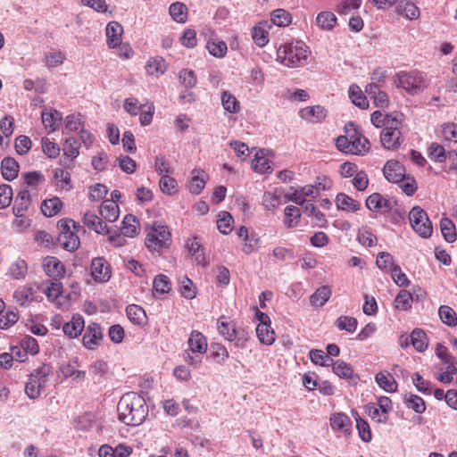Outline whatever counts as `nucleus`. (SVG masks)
<instances>
[{
	"label": "nucleus",
	"instance_id": "obj_5",
	"mask_svg": "<svg viewBox=\"0 0 457 457\" xmlns=\"http://www.w3.org/2000/svg\"><path fill=\"white\" fill-rule=\"evenodd\" d=\"M187 345L188 349L185 350L183 353L184 361L196 368L201 363V358L197 354H204L207 351L206 337L201 332L194 330L190 334Z\"/></svg>",
	"mask_w": 457,
	"mask_h": 457
},
{
	"label": "nucleus",
	"instance_id": "obj_23",
	"mask_svg": "<svg viewBox=\"0 0 457 457\" xmlns=\"http://www.w3.org/2000/svg\"><path fill=\"white\" fill-rule=\"evenodd\" d=\"M300 116L309 122H319L326 117V110L320 105L308 106L300 111Z\"/></svg>",
	"mask_w": 457,
	"mask_h": 457
},
{
	"label": "nucleus",
	"instance_id": "obj_42",
	"mask_svg": "<svg viewBox=\"0 0 457 457\" xmlns=\"http://www.w3.org/2000/svg\"><path fill=\"white\" fill-rule=\"evenodd\" d=\"M146 72L151 76H159L165 72V61L161 58H152L146 63Z\"/></svg>",
	"mask_w": 457,
	"mask_h": 457
},
{
	"label": "nucleus",
	"instance_id": "obj_34",
	"mask_svg": "<svg viewBox=\"0 0 457 457\" xmlns=\"http://www.w3.org/2000/svg\"><path fill=\"white\" fill-rule=\"evenodd\" d=\"M316 24L323 30H331L337 25V17L331 12H321L316 17Z\"/></svg>",
	"mask_w": 457,
	"mask_h": 457
},
{
	"label": "nucleus",
	"instance_id": "obj_30",
	"mask_svg": "<svg viewBox=\"0 0 457 457\" xmlns=\"http://www.w3.org/2000/svg\"><path fill=\"white\" fill-rule=\"evenodd\" d=\"M169 12L172 20L178 23H185L187 21L188 9L181 2H175L170 5Z\"/></svg>",
	"mask_w": 457,
	"mask_h": 457
},
{
	"label": "nucleus",
	"instance_id": "obj_25",
	"mask_svg": "<svg viewBox=\"0 0 457 457\" xmlns=\"http://www.w3.org/2000/svg\"><path fill=\"white\" fill-rule=\"evenodd\" d=\"M332 290L328 286H322L310 296V303L313 307L323 306L330 298Z\"/></svg>",
	"mask_w": 457,
	"mask_h": 457
},
{
	"label": "nucleus",
	"instance_id": "obj_21",
	"mask_svg": "<svg viewBox=\"0 0 457 457\" xmlns=\"http://www.w3.org/2000/svg\"><path fill=\"white\" fill-rule=\"evenodd\" d=\"M366 206L372 212H388L391 208L390 202L385 199L380 194L370 195L366 200Z\"/></svg>",
	"mask_w": 457,
	"mask_h": 457
},
{
	"label": "nucleus",
	"instance_id": "obj_45",
	"mask_svg": "<svg viewBox=\"0 0 457 457\" xmlns=\"http://www.w3.org/2000/svg\"><path fill=\"white\" fill-rule=\"evenodd\" d=\"M402 124L403 114L395 112L386 114L385 125L382 128L383 130L391 132L392 130H400Z\"/></svg>",
	"mask_w": 457,
	"mask_h": 457
},
{
	"label": "nucleus",
	"instance_id": "obj_9",
	"mask_svg": "<svg viewBox=\"0 0 457 457\" xmlns=\"http://www.w3.org/2000/svg\"><path fill=\"white\" fill-rule=\"evenodd\" d=\"M103 337L104 334L101 326L98 323L91 322L87 325L83 336V345L89 350L96 349L103 339Z\"/></svg>",
	"mask_w": 457,
	"mask_h": 457
},
{
	"label": "nucleus",
	"instance_id": "obj_40",
	"mask_svg": "<svg viewBox=\"0 0 457 457\" xmlns=\"http://www.w3.org/2000/svg\"><path fill=\"white\" fill-rule=\"evenodd\" d=\"M62 208V202L58 197L45 200L41 205V211L46 217H53L57 214Z\"/></svg>",
	"mask_w": 457,
	"mask_h": 457
},
{
	"label": "nucleus",
	"instance_id": "obj_54",
	"mask_svg": "<svg viewBox=\"0 0 457 457\" xmlns=\"http://www.w3.org/2000/svg\"><path fill=\"white\" fill-rule=\"evenodd\" d=\"M357 320L349 316H340L337 320V327L340 330H345L349 333H353L357 328Z\"/></svg>",
	"mask_w": 457,
	"mask_h": 457
},
{
	"label": "nucleus",
	"instance_id": "obj_11",
	"mask_svg": "<svg viewBox=\"0 0 457 457\" xmlns=\"http://www.w3.org/2000/svg\"><path fill=\"white\" fill-rule=\"evenodd\" d=\"M385 178L392 183H399L405 178L404 167L396 161H388L383 169Z\"/></svg>",
	"mask_w": 457,
	"mask_h": 457
},
{
	"label": "nucleus",
	"instance_id": "obj_53",
	"mask_svg": "<svg viewBox=\"0 0 457 457\" xmlns=\"http://www.w3.org/2000/svg\"><path fill=\"white\" fill-rule=\"evenodd\" d=\"M354 417L360 437L364 442H370L371 440V432L369 424L357 412L354 413Z\"/></svg>",
	"mask_w": 457,
	"mask_h": 457
},
{
	"label": "nucleus",
	"instance_id": "obj_39",
	"mask_svg": "<svg viewBox=\"0 0 457 457\" xmlns=\"http://www.w3.org/2000/svg\"><path fill=\"white\" fill-rule=\"evenodd\" d=\"M266 24L259 23L252 30V37L254 43L262 47L269 42V32L265 28Z\"/></svg>",
	"mask_w": 457,
	"mask_h": 457
},
{
	"label": "nucleus",
	"instance_id": "obj_44",
	"mask_svg": "<svg viewBox=\"0 0 457 457\" xmlns=\"http://www.w3.org/2000/svg\"><path fill=\"white\" fill-rule=\"evenodd\" d=\"M270 162L265 157L263 151H258L252 162L253 169L259 173H265L270 170Z\"/></svg>",
	"mask_w": 457,
	"mask_h": 457
},
{
	"label": "nucleus",
	"instance_id": "obj_32",
	"mask_svg": "<svg viewBox=\"0 0 457 457\" xmlns=\"http://www.w3.org/2000/svg\"><path fill=\"white\" fill-rule=\"evenodd\" d=\"M256 335L260 342L266 345H271L275 341V332L269 323L258 324Z\"/></svg>",
	"mask_w": 457,
	"mask_h": 457
},
{
	"label": "nucleus",
	"instance_id": "obj_62",
	"mask_svg": "<svg viewBox=\"0 0 457 457\" xmlns=\"http://www.w3.org/2000/svg\"><path fill=\"white\" fill-rule=\"evenodd\" d=\"M64 55L62 52H51L45 54L44 62L48 67H56L61 65L64 61Z\"/></svg>",
	"mask_w": 457,
	"mask_h": 457
},
{
	"label": "nucleus",
	"instance_id": "obj_41",
	"mask_svg": "<svg viewBox=\"0 0 457 457\" xmlns=\"http://www.w3.org/2000/svg\"><path fill=\"white\" fill-rule=\"evenodd\" d=\"M440 227L442 235L447 242L453 243L456 240L457 233L455 226L451 220L448 218L442 219L440 221Z\"/></svg>",
	"mask_w": 457,
	"mask_h": 457
},
{
	"label": "nucleus",
	"instance_id": "obj_3",
	"mask_svg": "<svg viewBox=\"0 0 457 457\" xmlns=\"http://www.w3.org/2000/svg\"><path fill=\"white\" fill-rule=\"evenodd\" d=\"M394 83L396 87L403 88L411 95L423 91L428 87L425 75L419 71L397 72L394 77Z\"/></svg>",
	"mask_w": 457,
	"mask_h": 457
},
{
	"label": "nucleus",
	"instance_id": "obj_6",
	"mask_svg": "<svg viewBox=\"0 0 457 457\" xmlns=\"http://www.w3.org/2000/svg\"><path fill=\"white\" fill-rule=\"evenodd\" d=\"M171 243V234L167 226L154 223L145 237L146 247L154 252L168 247Z\"/></svg>",
	"mask_w": 457,
	"mask_h": 457
},
{
	"label": "nucleus",
	"instance_id": "obj_51",
	"mask_svg": "<svg viewBox=\"0 0 457 457\" xmlns=\"http://www.w3.org/2000/svg\"><path fill=\"white\" fill-rule=\"evenodd\" d=\"M272 22L279 27H285L291 23V14L284 9H277L271 12Z\"/></svg>",
	"mask_w": 457,
	"mask_h": 457
},
{
	"label": "nucleus",
	"instance_id": "obj_58",
	"mask_svg": "<svg viewBox=\"0 0 457 457\" xmlns=\"http://www.w3.org/2000/svg\"><path fill=\"white\" fill-rule=\"evenodd\" d=\"M12 199V189L11 186L3 184L0 185V209L8 207Z\"/></svg>",
	"mask_w": 457,
	"mask_h": 457
},
{
	"label": "nucleus",
	"instance_id": "obj_48",
	"mask_svg": "<svg viewBox=\"0 0 457 457\" xmlns=\"http://www.w3.org/2000/svg\"><path fill=\"white\" fill-rule=\"evenodd\" d=\"M330 425L333 429L346 432L351 425L349 417L344 413H335L330 418Z\"/></svg>",
	"mask_w": 457,
	"mask_h": 457
},
{
	"label": "nucleus",
	"instance_id": "obj_55",
	"mask_svg": "<svg viewBox=\"0 0 457 457\" xmlns=\"http://www.w3.org/2000/svg\"><path fill=\"white\" fill-rule=\"evenodd\" d=\"M333 372L342 378H351L353 376L352 367L341 360L333 363Z\"/></svg>",
	"mask_w": 457,
	"mask_h": 457
},
{
	"label": "nucleus",
	"instance_id": "obj_57",
	"mask_svg": "<svg viewBox=\"0 0 457 457\" xmlns=\"http://www.w3.org/2000/svg\"><path fill=\"white\" fill-rule=\"evenodd\" d=\"M177 181L170 175H163L161 177L159 187L162 193L167 195H172L175 192Z\"/></svg>",
	"mask_w": 457,
	"mask_h": 457
},
{
	"label": "nucleus",
	"instance_id": "obj_63",
	"mask_svg": "<svg viewBox=\"0 0 457 457\" xmlns=\"http://www.w3.org/2000/svg\"><path fill=\"white\" fill-rule=\"evenodd\" d=\"M155 171L161 175H170L173 172V170L170 166V163L165 160L163 156H156L154 160Z\"/></svg>",
	"mask_w": 457,
	"mask_h": 457
},
{
	"label": "nucleus",
	"instance_id": "obj_4",
	"mask_svg": "<svg viewBox=\"0 0 457 457\" xmlns=\"http://www.w3.org/2000/svg\"><path fill=\"white\" fill-rule=\"evenodd\" d=\"M50 373L51 368L47 364H42L40 367L33 370L25 385V393L29 398L37 399L40 396L48 382Z\"/></svg>",
	"mask_w": 457,
	"mask_h": 457
},
{
	"label": "nucleus",
	"instance_id": "obj_43",
	"mask_svg": "<svg viewBox=\"0 0 457 457\" xmlns=\"http://www.w3.org/2000/svg\"><path fill=\"white\" fill-rule=\"evenodd\" d=\"M411 345L419 352H424L428 348V338L421 329H414L411 334Z\"/></svg>",
	"mask_w": 457,
	"mask_h": 457
},
{
	"label": "nucleus",
	"instance_id": "obj_22",
	"mask_svg": "<svg viewBox=\"0 0 457 457\" xmlns=\"http://www.w3.org/2000/svg\"><path fill=\"white\" fill-rule=\"evenodd\" d=\"M100 215L108 222L115 221L120 215V209L114 201L104 200L100 205Z\"/></svg>",
	"mask_w": 457,
	"mask_h": 457
},
{
	"label": "nucleus",
	"instance_id": "obj_50",
	"mask_svg": "<svg viewBox=\"0 0 457 457\" xmlns=\"http://www.w3.org/2000/svg\"><path fill=\"white\" fill-rule=\"evenodd\" d=\"M221 104L223 108L230 113H236L239 110V102L228 91L222 93Z\"/></svg>",
	"mask_w": 457,
	"mask_h": 457
},
{
	"label": "nucleus",
	"instance_id": "obj_38",
	"mask_svg": "<svg viewBox=\"0 0 457 457\" xmlns=\"http://www.w3.org/2000/svg\"><path fill=\"white\" fill-rule=\"evenodd\" d=\"M438 314L444 324L449 327H455L457 325V314L450 306L441 305L438 310Z\"/></svg>",
	"mask_w": 457,
	"mask_h": 457
},
{
	"label": "nucleus",
	"instance_id": "obj_12",
	"mask_svg": "<svg viewBox=\"0 0 457 457\" xmlns=\"http://www.w3.org/2000/svg\"><path fill=\"white\" fill-rule=\"evenodd\" d=\"M91 274L97 282L108 281L111 278L110 267L103 258H95L91 262Z\"/></svg>",
	"mask_w": 457,
	"mask_h": 457
},
{
	"label": "nucleus",
	"instance_id": "obj_27",
	"mask_svg": "<svg viewBox=\"0 0 457 457\" xmlns=\"http://www.w3.org/2000/svg\"><path fill=\"white\" fill-rule=\"evenodd\" d=\"M83 222L85 226L98 234L108 232L106 225H104L102 220L93 212H86L84 214Z\"/></svg>",
	"mask_w": 457,
	"mask_h": 457
},
{
	"label": "nucleus",
	"instance_id": "obj_10",
	"mask_svg": "<svg viewBox=\"0 0 457 457\" xmlns=\"http://www.w3.org/2000/svg\"><path fill=\"white\" fill-rule=\"evenodd\" d=\"M217 329L219 333L228 341H236L237 346H243L245 339L238 337L236 326L231 321L219 320L217 322Z\"/></svg>",
	"mask_w": 457,
	"mask_h": 457
},
{
	"label": "nucleus",
	"instance_id": "obj_17",
	"mask_svg": "<svg viewBox=\"0 0 457 457\" xmlns=\"http://www.w3.org/2000/svg\"><path fill=\"white\" fill-rule=\"evenodd\" d=\"M85 327L84 319L81 315H73L71 320L63 325L62 330L71 338L78 337Z\"/></svg>",
	"mask_w": 457,
	"mask_h": 457
},
{
	"label": "nucleus",
	"instance_id": "obj_59",
	"mask_svg": "<svg viewBox=\"0 0 457 457\" xmlns=\"http://www.w3.org/2000/svg\"><path fill=\"white\" fill-rule=\"evenodd\" d=\"M412 382L415 387L425 395H430L432 391L431 383L425 380L419 373L412 376Z\"/></svg>",
	"mask_w": 457,
	"mask_h": 457
},
{
	"label": "nucleus",
	"instance_id": "obj_52",
	"mask_svg": "<svg viewBox=\"0 0 457 457\" xmlns=\"http://www.w3.org/2000/svg\"><path fill=\"white\" fill-rule=\"evenodd\" d=\"M153 287L156 293L162 295L170 290L171 284L167 276L160 274L154 278Z\"/></svg>",
	"mask_w": 457,
	"mask_h": 457
},
{
	"label": "nucleus",
	"instance_id": "obj_18",
	"mask_svg": "<svg viewBox=\"0 0 457 457\" xmlns=\"http://www.w3.org/2000/svg\"><path fill=\"white\" fill-rule=\"evenodd\" d=\"M41 119L46 129L55 131L59 128L62 115L54 108H46L42 112Z\"/></svg>",
	"mask_w": 457,
	"mask_h": 457
},
{
	"label": "nucleus",
	"instance_id": "obj_16",
	"mask_svg": "<svg viewBox=\"0 0 457 457\" xmlns=\"http://www.w3.org/2000/svg\"><path fill=\"white\" fill-rule=\"evenodd\" d=\"M31 194L28 189L21 190L14 199L12 212L15 216L23 215L29 208Z\"/></svg>",
	"mask_w": 457,
	"mask_h": 457
},
{
	"label": "nucleus",
	"instance_id": "obj_64",
	"mask_svg": "<svg viewBox=\"0 0 457 457\" xmlns=\"http://www.w3.org/2000/svg\"><path fill=\"white\" fill-rule=\"evenodd\" d=\"M21 346L24 350V352L30 353L32 355L37 354L39 350L37 341L30 336H26L25 337L22 338L21 342Z\"/></svg>",
	"mask_w": 457,
	"mask_h": 457
},
{
	"label": "nucleus",
	"instance_id": "obj_13",
	"mask_svg": "<svg viewBox=\"0 0 457 457\" xmlns=\"http://www.w3.org/2000/svg\"><path fill=\"white\" fill-rule=\"evenodd\" d=\"M403 141L401 130H382L380 134V142L382 145L388 150H396Z\"/></svg>",
	"mask_w": 457,
	"mask_h": 457
},
{
	"label": "nucleus",
	"instance_id": "obj_47",
	"mask_svg": "<svg viewBox=\"0 0 457 457\" xmlns=\"http://www.w3.org/2000/svg\"><path fill=\"white\" fill-rule=\"evenodd\" d=\"M28 272V265L24 260L18 259L9 268V274L14 279H23Z\"/></svg>",
	"mask_w": 457,
	"mask_h": 457
},
{
	"label": "nucleus",
	"instance_id": "obj_61",
	"mask_svg": "<svg viewBox=\"0 0 457 457\" xmlns=\"http://www.w3.org/2000/svg\"><path fill=\"white\" fill-rule=\"evenodd\" d=\"M244 241L243 252L245 253L250 254L258 249L260 238L256 233H251Z\"/></svg>",
	"mask_w": 457,
	"mask_h": 457
},
{
	"label": "nucleus",
	"instance_id": "obj_36",
	"mask_svg": "<svg viewBox=\"0 0 457 457\" xmlns=\"http://www.w3.org/2000/svg\"><path fill=\"white\" fill-rule=\"evenodd\" d=\"M126 313L129 320L137 325L143 324L146 315L145 310L137 304H130L126 309Z\"/></svg>",
	"mask_w": 457,
	"mask_h": 457
},
{
	"label": "nucleus",
	"instance_id": "obj_26",
	"mask_svg": "<svg viewBox=\"0 0 457 457\" xmlns=\"http://www.w3.org/2000/svg\"><path fill=\"white\" fill-rule=\"evenodd\" d=\"M351 102L362 110L369 108V101L361 87L355 84L351 85L348 90Z\"/></svg>",
	"mask_w": 457,
	"mask_h": 457
},
{
	"label": "nucleus",
	"instance_id": "obj_46",
	"mask_svg": "<svg viewBox=\"0 0 457 457\" xmlns=\"http://www.w3.org/2000/svg\"><path fill=\"white\" fill-rule=\"evenodd\" d=\"M121 234L128 237H133L137 233L138 221L133 215H127L122 221Z\"/></svg>",
	"mask_w": 457,
	"mask_h": 457
},
{
	"label": "nucleus",
	"instance_id": "obj_14",
	"mask_svg": "<svg viewBox=\"0 0 457 457\" xmlns=\"http://www.w3.org/2000/svg\"><path fill=\"white\" fill-rule=\"evenodd\" d=\"M350 148L348 149L352 154H364L370 148L369 140L354 130L353 134H349Z\"/></svg>",
	"mask_w": 457,
	"mask_h": 457
},
{
	"label": "nucleus",
	"instance_id": "obj_2",
	"mask_svg": "<svg viewBox=\"0 0 457 457\" xmlns=\"http://www.w3.org/2000/svg\"><path fill=\"white\" fill-rule=\"evenodd\" d=\"M307 56V46L301 41L280 46L277 51V60L289 68L303 65Z\"/></svg>",
	"mask_w": 457,
	"mask_h": 457
},
{
	"label": "nucleus",
	"instance_id": "obj_19",
	"mask_svg": "<svg viewBox=\"0 0 457 457\" xmlns=\"http://www.w3.org/2000/svg\"><path fill=\"white\" fill-rule=\"evenodd\" d=\"M45 272L52 278L62 277L65 273L64 266L55 257H46L43 262Z\"/></svg>",
	"mask_w": 457,
	"mask_h": 457
},
{
	"label": "nucleus",
	"instance_id": "obj_8",
	"mask_svg": "<svg viewBox=\"0 0 457 457\" xmlns=\"http://www.w3.org/2000/svg\"><path fill=\"white\" fill-rule=\"evenodd\" d=\"M410 223L416 233L428 238L432 235L433 227L427 212L419 206L413 207L409 213Z\"/></svg>",
	"mask_w": 457,
	"mask_h": 457
},
{
	"label": "nucleus",
	"instance_id": "obj_28",
	"mask_svg": "<svg viewBox=\"0 0 457 457\" xmlns=\"http://www.w3.org/2000/svg\"><path fill=\"white\" fill-rule=\"evenodd\" d=\"M378 385L386 392L394 393L397 390V383L393 376L387 371L378 372L375 376Z\"/></svg>",
	"mask_w": 457,
	"mask_h": 457
},
{
	"label": "nucleus",
	"instance_id": "obj_31",
	"mask_svg": "<svg viewBox=\"0 0 457 457\" xmlns=\"http://www.w3.org/2000/svg\"><path fill=\"white\" fill-rule=\"evenodd\" d=\"M396 12L410 20H416L420 17L419 8L409 1L399 2L396 6Z\"/></svg>",
	"mask_w": 457,
	"mask_h": 457
},
{
	"label": "nucleus",
	"instance_id": "obj_7",
	"mask_svg": "<svg viewBox=\"0 0 457 457\" xmlns=\"http://www.w3.org/2000/svg\"><path fill=\"white\" fill-rule=\"evenodd\" d=\"M75 227V223L71 220H61L58 221V228L60 230L58 236V244L65 250L73 252L79 246V238L71 228Z\"/></svg>",
	"mask_w": 457,
	"mask_h": 457
},
{
	"label": "nucleus",
	"instance_id": "obj_20",
	"mask_svg": "<svg viewBox=\"0 0 457 457\" xmlns=\"http://www.w3.org/2000/svg\"><path fill=\"white\" fill-rule=\"evenodd\" d=\"M123 32L122 26L117 21H111L106 26L107 45L114 48L120 44V37Z\"/></svg>",
	"mask_w": 457,
	"mask_h": 457
},
{
	"label": "nucleus",
	"instance_id": "obj_35",
	"mask_svg": "<svg viewBox=\"0 0 457 457\" xmlns=\"http://www.w3.org/2000/svg\"><path fill=\"white\" fill-rule=\"evenodd\" d=\"M285 220L284 224L288 228H292L297 226L301 218L300 209L295 205H288L285 208Z\"/></svg>",
	"mask_w": 457,
	"mask_h": 457
},
{
	"label": "nucleus",
	"instance_id": "obj_1",
	"mask_svg": "<svg viewBox=\"0 0 457 457\" xmlns=\"http://www.w3.org/2000/svg\"><path fill=\"white\" fill-rule=\"evenodd\" d=\"M117 411L119 420L128 426L140 425L148 414L145 399L134 392L127 393L120 399Z\"/></svg>",
	"mask_w": 457,
	"mask_h": 457
},
{
	"label": "nucleus",
	"instance_id": "obj_60",
	"mask_svg": "<svg viewBox=\"0 0 457 457\" xmlns=\"http://www.w3.org/2000/svg\"><path fill=\"white\" fill-rule=\"evenodd\" d=\"M79 144L74 138H67L63 145V152L64 154L70 157L71 159L76 158L79 152Z\"/></svg>",
	"mask_w": 457,
	"mask_h": 457
},
{
	"label": "nucleus",
	"instance_id": "obj_56",
	"mask_svg": "<svg viewBox=\"0 0 457 457\" xmlns=\"http://www.w3.org/2000/svg\"><path fill=\"white\" fill-rule=\"evenodd\" d=\"M376 264L380 270L390 271L392 268L396 265L394 263L393 256L386 252H381L378 254Z\"/></svg>",
	"mask_w": 457,
	"mask_h": 457
},
{
	"label": "nucleus",
	"instance_id": "obj_15",
	"mask_svg": "<svg viewBox=\"0 0 457 457\" xmlns=\"http://www.w3.org/2000/svg\"><path fill=\"white\" fill-rule=\"evenodd\" d=\"M36 292L33 285H25L15 290L13 298L18 304L25 307L34 301Z\"/></svg>",
	"mask_w": 457,
	"mask_h": 457
},
{
	"label": "nucleus",
	"instance_id": "obj_37",
	"mask_svg": "<svg viewBox=\"0 0 457 457\" xmlns=\"http://www.w3.org/2000/svg\"><path fill=\"white\" fill-rule=\"evenodd\" d=\"M403 401L408 408L413 410L417 413H422L426 410L424 400L416 395L405 394Z\"/></svg>",
	"mask_w": 457,
	"mask_h": 457
},
{
	"label": "nucleus",
	"instance_id": "obj_24",
	"mask_svg": "<svg viewBox=\"0 0 457 457\" xmlns=\"http://www.w3.org/2000/svg\"><path fill=\"white\" fill-rule=\"evenodd\" d=\"M192 178L188 188L191 193L198 195L204 187L207 175L204 170L195 169L192 170Z\"/></svg>",
	"mask_w": 457,
	"mask_h": 457
},
{
	"label": "nucleus",
	"instance_id": "obj_49",
	"mask_svg": "<svg viewBox=\"0 0 457 457\" xmlns=\"http://www.w3.org/2000/svg\"><path fill=\"white\" fill-rule=\"evenodd\" d=\"M412 301V295L410 292L401 290L395 299V308L402 311H407L411 307Z\"/></svg>",
	"mask_w": 457,
	"mask_h": 457
},
{
	"label": "nucleus",
	"instance_id": "obj_29",
	"mask_svg": "<svg viewBox=\"0 0 457 457\" xmlns=\"http://www.w3.org/2000/svg\"><path fill=\"white\" fill-rule=\"evenodd\" d=\"M1 170L6 180H12L18 176L19 164L13 158L5 157L1 162Z\"/></svg>",
	"mask_w": 457,
	"mask_h": 457
},
{
	"label": "nucleus",
	"instance_id": "obj_33",
	"mask_svg": "<svg viewBox=\"0 0 457 457\" xmlns=\"http://www.w3.org/2000/svg\"><path fill=\"white\" fill-rule=\"evenodd\" d=\"M336 204L338 209L347 212H356L361 206L359 202L343 193L337 195Z\"/></svg>",
	"mask_w": 457,
	"mask_h": 457
}]
</instances>
